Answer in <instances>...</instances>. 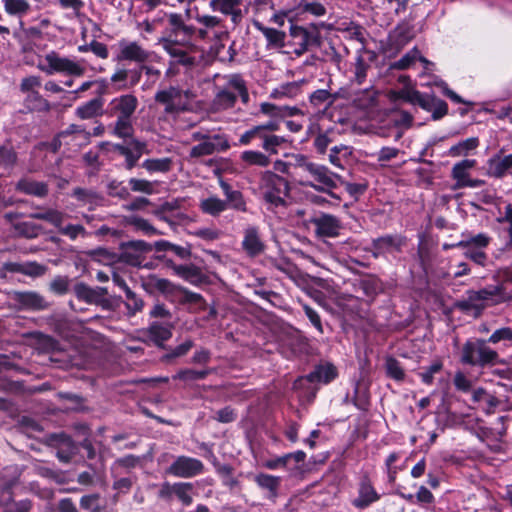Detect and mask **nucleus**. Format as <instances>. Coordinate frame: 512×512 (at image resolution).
Segmentation results:
<instances>
[{"label":"nucleus","instance_id":"f257e3e1","mask_svg":"<svg viewBox=\"0 0 512 512\" xmlns=\"http://www.w3.org/2000/svg\"><path fill=\"white\" fill-rule=\"evenodd\" d=\"M460 362L463 365L481 369L490 368L498 364H505L499 353L488 345L482 338L467 340L460 350Z\"/></svg>","mask_w":512,"mask_h":512},{"label":"nucleus","instance_id":"f03ea898","mask_svg":"<svg viewBox=\"0 0 512 512\" xmlns=\"http://www.w3.org/2000/svg\"><path fill=\"white\" fill-rule=\"evenodd\" d=\"M195 98L196 93L193 90L169 85L155 93L154 101L163 107L165 114L179 115L192 110V101Z\"/></svg>","mask_w":512,"mask_h":512},{"label":"nucleus","instance_id":"7ed1b4c3","mask_svg":"<svg viewBox=\"0 0 512 512\" xmlns=\"http://www.w3.org/2000/svg\"><path fill=\"white\" fill-rule=\"evenodd\" d=\"M38 68L47 75L62 73L80 77L85 73V68L79 63L67 57L60 56L55 51L47 53L38 64Z\"/></svg>","mask_w":512,"mask_h":512},{"label":"nucleus","instance_id":"20e7f679","mask_svg":"<svg viewBox=\"0 0 512 512\" xmlns=\"http://www.w3.org/2000/svg\"><path fill=\"white\" fill-rule=\"evenodd\" d=\"M29 217L36 220L46 221L59 229V232L71 240H75L79 235L85 233V228L82 225L69 224L62 227L65 214L54 208H41L36 207V211L29 214Z\"/></svg>","mask_w":512,"mask_h":512},{"label":"nucleus","instance_id":"39448f33","mask_svg":"<svg viewBox=\"0 0 512 512\" xmlns=\"http://www.w3.org/2000/svg\"><path fill=\"white\" fill-rule=\"evenodd\" d=\"M166 18L167 24L164 36L161 39H171L173 42H180L182 45L189 44L196 33V28L187 24L181 14L170 13L166 15Z\"/></svg>","mask_w":512,"mask_h":512},{"label":"nucleus","instance_id":"423d86ee","mask_svg":"<svg viewBox=\"0 0 512 512\" xmlns=\"http://www.w3.org/2000/svg\"><path fill=\"white\" fill-rule=\"evenodd\" d=\"M9 299L19 311H43L50 306L42 294L32 290L12 291L9 293Z\"/></svg>","mask_w":512,"mask_h":512},{"label":"nucleus","instance_id":"0eeeda50","mask_svg":"<svg viewBox=\"0 0 512 512\" xmlns=\"http://www.w3.org/2000/svg\"><path fill=\"white\" fill-rule=\"evenodd\" d=\"M194 484L191 482H163L158 490V497L164 501H171L176 497L184 506L193 503Z\"/></svg>","mask_w":512,"mask_h":512},{"label":"nucleus","instance_id":"6e6552de","mask_svg":"<svg viewBox=\"0 0 512 512\" xmlns=\"http://www.w3.org/2000/svg\"><path fill=\"white\" fill-rule=\"evenodd\" d=\"M204 470L202 461L188 456H178L172 464L166 469V474L178 478H193L201 474Z\"/></svg>","mask_w":512,"mask_h":512},{"label":"nucleus","instance_id":"1a4fd4ad","mask_svg":"<svg viewBox=\"0 0 512 512\" xmlns=\"http://www.w3.org/2000/svg\"><path fill=\"white\" fill-rule=\"evenodd\" d=\"M119 260L128 265L139 267L145 259V254L152 251V246L143 240L121 243Z\"/></svg>","mask_w":512,"mask_h":512},{"label":"nucleus","instance_id":"9d476101","mask_svg":"<svg viewBox=\"0 0 512 512\" xmlns=\"http://www.w3.org/2000/svg\"><path fill=\"white\" fill-rule=\"evenodd\" d=\"M46 443L57 450L56 457L62 463H69L78 452L77 444L63 432L47 435Z\"/></svg>","mask_w":512,"mask_h":512},{"label":"nucleus","instance_id":"9b49d317","mask_svg":"<svg viewBox=\"0 0 512 512\" xmlns=\"http://www.w3.org/2000/svg\"><path fill=\"white\" fill-rule=\"evenodd\" d=\"M293 169L294 174L301 176L300 183L303 186L319 191L320 167L318 164L310 162L305 156H298Z\"/></svg>","mask_w":512,"mask_h":512},{"label":"nucleus","instance_id":"f8f14e48","mask_svg":"<svg viewBox=\"0 0 512 512\" xmlns=\"http://www.w3.org/2000/svg\"><path fill=\"white\" fill-rule=\"evenodd\" d=\"M230 148L228 138L223 134H214L212 139L193 146L189 151L190 158H200L216 152H224Z\"/></svg>","mask_w":512,"mask_h":512},{"label":"nucleus","instance_id":"ddd939ff","mask_svg":"<svg viewBox=\"0 0 512 512\" xmlns=\"http://www.w3.org/2000/svg\"><path fill=\"white\" fill-rule=\"evenodd\" d=\"M209 8L229 16L234 24H238L244 17L243 0H210Z\"/></svg>","mask_w":512,"mask_h":512},{"label":"nucleus","instance_id":"4468645a","mask_svg":"<svg viewBox=\"0 0 512 512\" xmlns=\"http://www.w3.org/2000/svg\"><path fill=\"white\" fill-rule=\"evenodd\" d=\"M225 79L226 84L223 87L217 88V92L210 104L209 110L212 113H220L231 109L236 103L237 94L232 87H229L228 76H226Z\"/></svg>","mask_w":512,"mask_h":512},{"label":"nucleus","instance_id":"2eb2a0df","mask_svg":"<svg viewBox=\"0 0 512 512\" xmlns=\"http://www.w3.org/2000/svg\"><path fill=\"white\" fill-rule=\"evenodd\" d=\"M159 43L163 49L171 57L173 63H177L187 68H191L195 65V57L190 56L186 50L181 48L183 46L180 42H173L171 39H160Z\"/></svg>","mask_w":512,"mask_h":512},{"label":"nucleus","instance_id":"dca6fc26","mask_svg":"<svg viewBox=\"0 0 512 512\" xmlns=\"http://www.w3.org/2000/svg\"><path fill=\"white\" fill-rule=\"evenodd\" d=\"M407 239L402 235H385L372 241L374 256L390 253L393 251L401 252L402 247L406 245Z\"/></svg>","mask_w":512,"mask_h":512},{"label":"nucleus","instance_id":"f3484780","mask_svg":"<svg viewBox=\"0 0 512 512\" xmlns=\"http://www.w3.org/2000/svg\"><path fill=\"white\" fill-rule=\"evenodd\" d=\"M138 106V99L132 94L121 95L109 103V113L117 117L131 118Z\"/></svg>","mask_w":512,"mask_h":512},{"label":"nucleus","instance_id":"a211bd4d","mask_svg":"<svg viewBox=\"0 0 512 512\" xmlns=\"http://www.w3.org/2000/svg\"><path fill=\"white\" fill-rule=\"evenodd\" d=\"M149 57L150 52L135 41H121L119 43V54L117 55V60H128L143 63L146 62Z\"/></svg>","mask_w":512,"mask_h":512},{"label":"nucleus","instance_id":"6ab92c4d","mask_svg":"<svg viewBox=\"0 0 512 512\" xmlns=\"http://www.w3.org/2000/svg\"><path fill=\"white\" fill-rule=\"evenodd\" d=\"M174 325L172 322L153 321L144 331L143 334L147 339L157 346H162L164 342L172 337Z\"/></svg>","mask_w":512,"mask_h":512},{"label":"nucleus","instance_id":"aec40b11","mask_svg":"<svg viewBox=\"0 0 512 512\" xmlns=\"http://www.w3.org/2000/svg\"><path fill=\"white\" fill-rule=\"evenodd\" d=\"M242 247L251 257L257 256L264 252L265 244L257 227L249 226L244 230Z\"/></svg>","mask_w":512,"mask_h":512},{"label":"nucleus","instance_id":"412c9836","mask_svg":"<svg viewBox=\"0 0 512 512\" xmlns=\"http://www.w3.org/2000/svg\"><path fill=\"white\" fill-rule=\"evenodd\" d=\"M512 168V154L497 153L487 161V175L494 178H503Z\"/></svg>","mask_w":512,"mask_h":512},{"label":"nucleus","instance_id":"4be33fe9","mask_svg":"<svg viewBox=\"0 0 512 512\" xmlns=\"http://www.w3.org/2000/svg\"><path fill=\"white\" fill-rule=\"evenodd\" d=\"M195 19L201 26L205 27L210 32H213L216 39L221 40L228 36L224 20L222 18L216 15L198 14Z\"/></svg>","mask_w":512,"mask_h":512},{"label":"nucleus","instance_id":"5701e85b","mask_svg":"<svg viewBox=\"0 0 512 512\" xmlns=\"http://www.w3.org/2000/svg\"><path fill=\"white\" fill-rule=\"evenodd\" d=\"M253 481L261 490L267 492L268 499L273 501L276 499L278 496L279 487L281 485L280 477L266 473H258L253 476Z\"/></svg>","mask_w":512,"mask_h":512},{"label":"nucleus","instance_id":"b1692460","mask_svg":"<svg viewBox=\"0 0 512 512\" xmlns=\"http://www.w3.org/2000/svg\"><path fill=\"white\" fill-rule=\"evenodd\" d=\"M378 499L379 495L372 484L368 480L364 479L360 483L358 496L352 503L356 508L364 509L376 502Z\"/></svg>","mask_w":512,"mask_h":512},{"label":"nucleus","instance_id":"393cba45","mask_svg":"<svg viewBox=\"0 0 512 512\" xmlns=\"http://www.w3.org/2000/svg\"><path fill=\"white\" fill-rule=\"evenodd\" d=\"M16 190L40 198L46 197L49 192L48 185L45 182H38L28 178L20 179L16 184Z\"/></svg>","mask_w":512,"mask_h":512},{"label":"nucleus","instance_id":"a878e982","mask_svg":"<svg viewBox=\"0 0 512 512\" xmlns=\"http://www.w3.org/2000/svg\"><path fill=\"white\" fill-rule=\"evenodd\" d=\"M477 164L475 159H464L452 167L451 176L456 181L457 188H463V183L469 178V171Z\"/></svg>","mask_w":512,"mask_h":512},{"label":"nucleus","instance_id":"bb28decb","mask_svg":"<svg viewBox=\"0 0 512 512\" xmlns=\"http://www.w3.org/2000/svg\"><path fill=\"white\" fill-rule=\"evenodd\" d=\"M420 107L431 112L434 120L441 119L448 113V105L445 101L428 94L425 95Z\"/></svg>","mask_w":512,"mask_h":512},{"label":"nucleus","instance_id":"cd10ccee","mask_svg":"<svg viewBox=\"0 0 512 512\" xmlns=\"http://www.w3.org/2000/svg\"><path fill=\"white\" fill-rule=\"evenodd\" d=\"M75 293L79 299L84 300L90 304H96L97 302L101 301V295H106L108 291L105 287L91 288L83 283H80L75 286Z\"/></svg>","mask_w":512,"mask_h":512},{"label":"nucleus","instance_id":"c85d7f7f","mask_svg":"<svg viewBox=\"0 0 512 512\" xmlns=\"http://www.w3.org/2000/svg\"><path fill=\"white\" fill-rule=\"evenodd\" d=\"M103 105V99L101 97H97L77 107V109L75 110V114L77 115V117L83 120L92 119L102 114Z\"/></svg>","mask_w":512,"mask_h":512},{"label":"nucleus","instance_id":"c756f323","mask_svg":"<svg viewBox=\"0 0 512 512\" xmlns=\"http://www.w3.org/2000/svg\"><path fill=\"white\" fill-rule=\"evenodd\" d=\"M72 197H74L82 205L88 206L90 210H93L96 206L100 205L102 201V198L96 191L81 187H76L73 189Z\"/></svg>","mask_w":512,"mask_h":512},{"label":"nucleus","instance_id":"7c9ffc66","mask_svg":"<svg viewBox=\"0 0 512 512\" xmlns=\"http://www.w3.org/2000/svg\"><path fill=\"white\" fill-rule=\"evenodd\" d=\"M479 146V139L477 137H470L462 140L455 145H452L447 155L453 158L466 157L476 150Z\"/></svg>","mask_w":512,"mask_h":512},{"label":"nucleus","instance_id":"2f4dec72","mask_svg":"<svg viewBox=\"0 0 512 512\" xmlns=\"http://www.w3.org/2000/svg\"><path fill=\"white\" fill-rule=\"evenodd\" d=\"M149 151L147 149L146 142L139 141L137 139H133L131 141V148L127 152V154L124 155L125 157V167L128 170L133 169L140 157L143 154H147Z\"/></svg>","mask_w":512,"mask_h":512},{"label":"nucleus","instance_id":"473e14b6","mask_svg":"<svg viewBox=\"0 0 512 512\" xmlns=\"http://www.w3.org/2000/svg\"><path fill=\"white\" fill-rule=\"evenodd\" d=\"M199 207L201 211L212 217L219 216L222 212L227 210V202L218 198L217 196H209L200 201Z\"/></svg>","mask_w":512,"mask_h":512},{"label":"nucleus","instance_id":"72a5a7b5","mask_svg":"<svg viewBox=\"0 0 512 512\" xmlns=\"http://www.w3.org/2000/svg\"><path fill=\"white\" fill-rule=\"evenodd\" d=\"M47 266L35 261L16 263L13 265L12 271L29 277H41L47 272Z\"/></svg>","mask_w":512,"mask_h":512},{"label":"nucleus","instance_id":"f704fd0d","mask_svg":"<svg viewBox=\"0 0 512 512\" xmlns=\"http://www.w3.org/2000/svg\"><path fill=\"white\" fill-rule=\"evenodd\" d=\"M178 290L181 293L180 302L182 304H189L190 310L197 312L206 309V301L200 294L189 291L186 288H178Z\"/></svg>","mask_w":512,"mask_h":512},{"label":"nucleus","instance_id":"c9c22d12","mask_svg":"<svg viewBox=\"0 0 512 512\" xmlns=\"http://www.w3.org/2000/svg\"><path fill=\"white\" fill-rule=\"evenodd\" d=\"M143 286L148 292L158 290L164 294L173 293L177 289V287L168 279L159 278L155 275L150 276Z\"/></svg>","mask_w":512,"mask_h":512},{"label":"nucleus","instance_id":"e433bc0d","mask_svg":"<svg viewBox=\"0 0 512 512\" xmlns=\"http://www.w3.org/2000/svg\"><path fill=\"white\" fill-rule=\"evenodd\" d=\"M417 60L423 63L424 68L426 70L430 69V66H433L432 62L422 57L419 51L416 48H414L407 52L401 59H399L396 62L395 67L398 69H407L411 67Z\"/></svg>","mask_w":512,"mask_h":512},{"label":"nucleus","instance_id":"4c0bfd02","mask_svg":"<svg viewBox=\"0 0 512 512\" xmlns=\"http://www.w3.org/2000/svg\"><path fill=\"white\" fill-rule=\"evenodd\" d=\"M17 236L26 239L37 238L41 233V226L33 222H16L12 224Z\"/></svg>","mask_w":512,"mask_h":512},{"label":"nucleus","instance_id":"58836bf2","mask_svg":"<svg viewBox=\"0 0 512 512\" xmlns=\"http://www.w3.org/2000/svg\"><path fill=\"white\" fill-rule=\"evenodd\" d=\"M491 242V237L486 233H479L463 238L456 243L459 248H487Z\"/></svg>","mask_w":512,"mask_h":512},{"label":"nucleus","instance_id":"ea45409f","mask_svg":"<svg viewBox=\"0 0 512 512\" xmlns=\"http://www.w3.org/2000/svg\"><path fill=\"white\" fill-rule=\"evenodd\" d=\"M171 166L172 160L168 157L146 159L141 164V167L144 168L149 173H166L170 171Z\"/></svg>","mask_w":512,"mask_h":512},{"label":"nucleus","instance_id":"a19ab883","mask_svg":"<svg viewBox=\"0 0 512 512\" xmlns=\"http://www.w3.org/2000/svg\"><path fill=\"white\" fill-rule=\"evenodd\" d=\"M241 160L249 166L267 167L270 159L260 151L248 150L241 153Z\"/></svg>","mask_w":512,"mask_h":512},{"label":"nucleus","instance_id":"79ce46f5","mask_svg":"<svg viewBox=\"0 0 512 512\" xmlns=\"http://www.w3.org/2000/svg\"><path fill=\"white\" fill-rule=\"evenodd\" d=\"M125 296H126L125 307L127 309V315L129 317L135 316L137 313H140L143 311L145 302L142 299V297L137 295L132 290L127 291V294H125Z\"/></svg>","mask_w":512,"mask_h":512},{"label":"nucleus","instance_id":"37998d69","mask_svg":"<svg viewBox=\"0 0 512 512\" xmlns=\"http://www.w3.org/2000/svg\"><path fill=\"white\" fill-rule=\"evenodd\" d=\"M26 106L30 110L47 112L50 110L49 102L44 99L37 91H31L25 98Z\"/></svg>","mask_w":512,"mask_h":512},{"label":"nucleus","instance_id":"c03bdc74","mask_svg":"<svg viewBox=\"0 0 512 512\" xmlns=\"http://www.w3.org/2000/svg\"><path fill=\"white\" fill-rule=\"evenodd\" d=\"M229 87H232L234 92L241 98L244 104L249 102V93L245 81L238 74L228 75Z\"/></svg>","mask_w":512,"mask_h":512},{"label":"nucleus","instance_id":"a18cd8bd","mask_svg":"<svg viewBox=\"0 0 512 512\" xmlns=\"http://www.w3.org/2000/svg\"><path fill=\"white\" fill-rule=\"evenodd\" d=\"M338 184H343L340 176H338L336 173H331V175H328L326 168L322 166V194L327 193L332 197L339 199L338 196L331 192V189L337 188Z\"/></svg>","mask_w":512,"mask_h":512},{"label":"nucleus","instance_id":"49530a36","mask_svg":"<svg viewBox=\"0 0 512 512\" xmlns=\"http://www.w3.org/2000/svg\"><path fill=\"white\" fill-rule=\"evenodd\" d=\"M350 155V150L347 146H335L330 149L329 153V161L330 163L339 169H343L344 162L347 157Z\"/></svg>","mask_w":512,"mask_h":512},{"label":"nucleus","instance_id":"de8ad7c7","mask_svg":"<svg viewBox=\"0 0 512 512\" xmlns=\"http://www.w3.org/2000/svg\"><path fill=\"white\" fill-rule=\"evenodd\" d=\"M341 224L332 215L322 214V236L335 237L339 234Z\"/></svg>","mask_w":512,"mask_h":512},{"label":"nucleus","instance_id":"09e8293b","mask_svg":"<svg viewBox=\"0 0 512 512\" xmlns=\"http://www.w3.org/2000/svg\"><path fill=\"white\" fill-rule=\"evenodd\" d=\"M488 344H497L500 342H504L505 346L512 345V328L510 327H502L496 329L490 337L486 340Z\"/></svg>","mask_w":512,"mask_h":512},{"label":"nucleus","instance_id":"8fccbe9b","mask_svg":"<svg viewBox=\"0 0 512 512\" xmlns=\"http://www.w3.org/2000/svg\"><path fill=\"white\" fill-rule=\"evenodd\" d=\"M462 310H482L485 304L482 303L477 291L472 290L467 292V297L459 303Z\"/></svg>","mask_w":512,"mask_h":512},{"label":"nucleus","instance_id":"3c124183","mask_svg":"<svg viewBox=\"0 0 512 512\" xmlns=\"http://www.w3.org/2000/svg\"><path fill=\"white\" fill-rule=\"evenodd\" d=\"M7 13L11 15H23L28 12L30 5L26 0H3Z\"/></svg>","mask_w":512,"mask_h":512},{"label":"nucleus","instance_id":"603ef678","mask_svg":"<svg viewBox=\"0 0 512 512\" xmlns=\"http://www.w3.org/2000/svg\"><path fill=\"white\" fill-rule=\"evenodd\" d=\"M80 507L88 512H102L99 494L84 495L80 499Z\"/></svg>","mask_w":512,"mask_h":512},{"label":"nucleus","instance_id":"864d4df0","mask_svg":"<svg viewBox=\"0 0 512 512\" xmlns=\"http://www.w3.org/2000/svg\"><path fill=\"white\" fill-rule=\"evenodd\" d=\"M387 375L396 380L401 381L404 379L405 373L398 360L393 357H388L385 362Z\"/></svg>","mask_w":512,"mask_h":512},{"label":"nucleus","instance_id":"5fc2aeb1","mask_svg":"<svg viewBox=\"0 0 512 512\" xmlns=\"http://www.w3.org/2000/svg\"><path fill=\"white\" fill-rule=\"evenodd\" d=\"M17 163V153L12 147L0 146V166L13 168Z\"/></svg>","mask_w":512,"mask_h":512},{"label":"nucleus","instance_id":"6e6d98bb","mask_svg":"<svg viewBox=\"0 0 512 512\" xmlns=\"http://www.w3.org/2000/svg\"><path fill=\"white\" fill-rule=\"evenodd\" d=\"M113 131L120 138L132 136L133 127L130 118L117 117Z\"/></svg>","mask_w":512,"mask_h":512},{"label":"nucleus","instance_id":"4d7b16f0","mask_svg":"<svg viewBox=\"0 0 512 512\" xmlns=\"http://www.w3.org/2000/svg\"><path fill=\"white\" fill-rule=\"evenodd\" d=\"M149 317L161 319L163 320L162 322H171L173 315L165 304L156 302L149 311Z\"/></svg>","mask_w":512,"mask_h":512},{"label":"nucleus","instance_id":"13d9d810","mask_svg":"<svg viewBox=\"0 0 512 512\" xmlns=\"http://www.w3.org/2000/svg\"><path fill=\"white\" fill-rule=\"evenodd\" d=\"M128 223L133 225L136 229L143 231L147 235H158L160 232L154 228L146 219L131 216L128 218Z\"/></svg>","mask_w":512,"mask_h":512},{"label":"nucleus","instance_id":"bf43d9fd","mask_svg":"<svg viewBox=\"0 0 512 512\" xmlns=\"http://www.w3.org/2000/svg\"><path fill=\"white\" fill-rule=\"evenodd\" d=\"M227 202V209L232 208L237 211H246V202L243 198L242 193L239 190L230 193L228 197L224 200Z\"/></svg>","mask_w":512,"mask_h":512},{"label":"nucleus","instance_id":"052dcab7","mask_svg":"<svg viewBox=\"0 0 512 512\" xmlns=\"http://www.w3.org/2000/svg\"><path fill=\"white\" fill-rule=\"evenodd\" d=\"M263 35L270 44L278 47L284 46L285 33L274 28H261Z\"/></svg>","mask_w":512,"mask_h":512},{"label":"nucleus","instance_id":"680f3d73","mask_svg":"<svg viewBox=\"0 0 512 512\" xmlns=\"http://www.w3.org/2000/svg\"><path fill=\"white\" fill-rule=\"evenodd\" d=\"M172 269L176 275L188 281H193L195 278L199 276V270L194 266L173 265Z\"/></svg>","mask_w":512,"mask_h":512},{"label":"nucleus","instance_id":"e2e57ef3","mask_svg":"<svg viewBox=\"0 0 512 512\" xmlns=\"http://www.w3.org/2000/svg\"><path fill=\"white\" fill-rule=\"evenodd\" d=\"M465 250L464 256L480 266H485L487 261V254L485 248H463Z\"/></svg>","mask_w":512,"mask_h":512},{"label":"nucleus","instance_id":"0e129e2a","mask_svg":"<svg viewBox=\"0 0 512 512\" xmlns=\"http://www.w3.org/2000/svg\"><path fill=\"white\" fill-rule=\"evenodd\" d=\"M129 185L134 192H142L149 195L154 192L153 184L148 180L131 178Z\"/></svg>","mask_w":512,"mask_h":512},{"label":"nucleus","instance_id":"69168bd1","mask_svg":"<svg viewBox=\"0 0 512 512\" xmlns=\"http://www.w3.org/2000/svg\"><path fill=\"white\" fill-rule=\"evenodd\" d=\"M271 189L284 198L289 195L290 191L288 182L283 177L277 175L271 176Z\"/></svg>","mask_w":512,"mask_h":512},{"label":"nucleus","instance_id":"338daca9","mask_svg":"<svg viewBox=\"0 0 512 512\" xmlns=\"http://www.w3.org/2000/svg\"><path fill=\"white\" fill-rule=\"evenodd\" d=\"M442 367V363L440 361H436L420 372L419 376L425 384L430 385L433 382L434 375L441 371Z\"/></svg>","mask_w":512,"mask_h":512},{"label":"nucleus","instance_id":"774afa93","mask_svg":"<svg viewBox=\"0 0 512 512\" xmlns=\"http://www.w3.org/2000/svg\"><path fill=\"white\" fill-rule=\"evenodd\" d=\"M454 386L461 392H468L472 388V381L461 371H458L454 375Z\"/></svg>","mask_w":512,"mask_h":512}]
</instances>
